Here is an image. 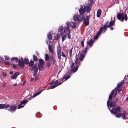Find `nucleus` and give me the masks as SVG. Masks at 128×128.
<instances>
[{"instance_id": "f257e3e1", "label": "nucleus", "mask_w": 128, "mask_h": 128, "mask_svg": "<svg viewBox=\"0 0 128 128\" xmlns=\"http://www.w3.org/2000/svg\"><path fill=\"white\" fill-rule=\"evenodd\" d=\"M120 109L121 108L120 106H118L116 108H112V110L110 109V110L112 114L115 115V116L116 118H119L122 116L123 118L124 119L123 116V112L125 111H123L122 112V113Z\"/></svg>"}, {"instance_id": "f03ea898", "label": "nucleus", "mask_w": 128, "mask_h": 128, "mask_svg": "<svg viewBox=\"0 0 128 128\" xmlns=\"http://www.w3.org/2000/svg\"><path fill=\"white\" fill-rule=\"evenodd\" d=\"M117 17L118 20L122 22H123L124 20H125L126 21H127L128 19L127 15L126 14L124 16L123 13L121 14L119 12L118 13Z\"/></svg>"}, {"instance_id": "7ed1b4c3", "label": "nucleus", "mask_w": 128, "mask_h": 128, "mask_svg": "<svg viewBox=\"0 0 128 128\" xmlns=\"http://www.w3.org/2000/svg\"><path fill=\"white\" fill-rule=\"evenodd\" d=\"M107 105L108 106L112 108L116 106V102H112L111 101L108 100L107 102Z\"/></svg>"}, {"instance_id": "20e7f679", "label": "nucleus", "mask_w": 128, "mask_h": 128, "mask_svg": "<svg viewBox=\"0 0 128 128\" xmlns=\"http://www.w3.org/2000/svg\"><path fill=\"white\" fill-rule=\"evenodd\" d=\"M27 101L26 100H24L22 102H20V104L18 106V108L20 109L23 108L26 104L28 103Z\"/></svg>"}, {"instance_id": "39448f33", "label": "nucleus", "mask_w": 128, "mask_h": 128, "mask_svg": "<svg viewBox=\"0 0 128 128\" xmlns=\"http://www.w3.org/2000/svg\"><path fill=\"white\" fill-rule=\"evenodd\" d=\"M8 109L7 110H8L9 112L12 113L15 112L17 106H15L13 105L10 106Z\"/></svg>"}, {"instance_id": "423d86ee", "label": "nucleus", "mask_w": 128, "mask_h": 128, "mask_svg": "<svg viewBox=\"0 0 128 128\" xmlns=\"http://www.w3.org/2000/svg\"><path fill=\"white\" fill-rule=\"evenodd\" d=\"M0 108L1 109H5V110H8L7 108H8L10 106V104H0Z\"/></svg>"}, {"instance_id": "0eeeda50", "label": "nucleus", "mask_w": 128, "mask_h": 128, "mask_svg": "<svg viewBox=\"0 0 128 128\" xmlns=\"http://www.w3.org/2000/svg\"><path fill=\"white\" fill-rule=\"evenodd\" d=\"M92 8L91 6H85L84 7V9H85V11L88 13L90 12V11Z\"/></svg>"}, {"instance_id": "6e6552de", "label": "nucleus", "mask_w": 128, "mask_h": 128, "mask_svg": "<svg viewBox=\"0 0 128 128\" xmlns=\"http://www.w3.org/2000/svg\"><path fill=\"white\" fill-rule=\"evenodd\" d=\"M115 92V89L113 90L111 93L110 95L108 98V100H112V98L113 97V96L114 95V92Z\"/></svg>"}, {"instance_id": "1a4fd4ad", "label": "nucleus", "mask_w": 128, "mask_h": 128, "mask_svg": "<svg viewBox=\"0 0 128 128\" xmlns=\"http://www.w3.org/2000/svg\"><path fill=\"white\" fill-rule=\"evenodd\" d=\"M79 12L80 14L83 15L85 12V9H84V8H83L82 7L81 8L79 9Z\"/></svg>"}, {"instance_id": "9d476101", "label": "nucleus", "mask_w": 128, "mask_h": 128, "mask_svg": "<svg viewBox=\"0 0 128 128\" xmlns=\"http://www.w3.org/2000/svg\"><path fill=\"white\" fill-rule=\"evenodd\" d=\"M79 66H76L75 67H74L73 68L71 69L70 71L74 73L78 70Z\"/></svg>"}, {"instance_id": "9b49d317", "label": "nucleus", "mask_w": 128, "mask_h": 128, "mask_svg": "<svg viewBox=\"0 0 128 128\" xmlns=\"http://www.w3.org/2000/svg\"><path fill=\"white\" fill-rule=\"evenodd\" d=\"M94 42L92 40H90L87 42V44L89 45L90 47H92L93 45Z\"/></svg>"}, {"instance_id": "f8f14e48", "label": "nucleus", "mask_w": 128, "mask_h": 128, "mask_svg": "<svg viewBox=\"0 0 128 128\" xmlns=\"http://www.w3.org/2000/svg\"><path fill=\"white\" fill-rule=\"evenodd\" d=\"M48 48L50 52L52 54H53L54 53V50L52 46L50 45H49Z\"/></svg>"}, {"instance_id": "ddd939ff", "label": "nucleus", "mask_w": 128, "mask_h": 128, "mask_svg": "<svg viewBox=\"0 0 128 128\" xmlns=\"http://www.w3.org/2000/svg\"><path fill=\"white\" fill-rule=\"evenodd\" d=\"M18 64L20 66L21 68H23L24 66V62L20 61V60L18 61Z\"/></svg>"}, {"instance_id": "4468645a", "label": "nucleus", "mask_w": 128, "mask_h": 128, "mask_svg": "<svg viewBox=\"0 0 128 128\" xmlns=\"http://www.w3.org/2000/svg\"><path fill=\"white\" fill-rule=\"evenodd\" d=\"M20 73L19 72H16L12 75L11 78L12 79H15L17 78L18 76L19 75Z\"/></svg>"}, {"instance_id": "2eb2a0df", "label": "nucleus", "mask_w": 128, "mask_h": 128, "mask_svg": "<svg viewBox=\"0 0 128 128\" xmlns=\"http://www.w3.org/2000/svg\"><path fill=\"white\" fill-rule=\"evenodd\" d=\"M78 16V21L80 22H82L84 19H85V17L83 15L82 16L79 15Z\"/></svg>"}, {"instance_id": "dca6fc26", "label": "nucleus", "mask_w": 128, "mask_h": 128, "mask_svg": "<svg viewBox=\"0 0 128 128\" xmlns=\"http://www.w3.org/2000/svg\"><path fill=\"white\" fill-rule=\"evenodd\" d=\"M64 33H66V32H70V30L69 27L66 26L64 27Z\"/></svg>"}, {"instance_id": "f3484780", "label": "nucleus", "mask_w": 128, "mask_h": 128, "mask_svg": "<svg viewBox=\"0 0 128 128\" xmlns=\"http://www.w3.org/2000/svg\"><path fill=\"white\" fill-rule=\"evenodd\" d=\"M76 59L75 60V62L77 64L76 66H79L81 65L82 62L80 61H79V62H78V58L76 56Z\"/></svg>"}, {"instance_id": "a211bd4d", "label": "nucleus", "mask_w": 128, "mask_h": 128, "mask_svg": "<svg viewBox=\"0 0 128 128\" xmlns=\"http://www.w3.org/2000/svg\"><path fill=\"white\" fill-rule=\"evenodd\" d=\"M65 77V75H64V77L63 78L61 79L62 80L63 82H64L67 80L70 77V76L69 75H67L66 77L64 78Z\"/></svg>"}, {"instance_id": "6ab92c4d", "label": "nucleus", "mask_w": 128, "mask_h": 128, "mask_svg": "<svg viewBox=\"0 0 128 128\" xmlns=\"http://www.w3.org/2000/svg\"><path fill=\"white\" fill-rule=\"evenodd\" d=\"M39 61L40 65L44 66L45 65V62L43 59H40L39 60Z\"/></svg>"}, {"instance_id": "aec40b11", "label": "nucleus", "mask_w": 128, "mask_h": 128, "mask_svg": "<svg viewBox=\"0 0 128 128\" xmlns=\"http://www.w3.org/2000/svg\"><path fill=\"white\" fill-rule=\"evenodd\" d=\"M38 69H39L40 70L43 71L44 70V68L43 66H41L38 64Z\"/></svg>"}, {"instance_id": "412c9836", "label": "nucleus", "mask_w": 128, "mask_h": 128, "mask_svg": "<svg viewBox=\"0 0 128 128\" xmlns=\"http://www.w3.org/2000/svg\"><path fill=\"white\" fill-rule=\"evenodd\" d=\"M102 11L101 10L99 9L98 10L97 14V16L98 18H99L102 14Z\"/></svg>"}, {"instance_id": "4be33fe9", "label": "nucleus", "mask_w": 128, "mask_h": 128, "mask_svg": "<svg viewBox=\"0 0 128 128\" xmlns=\"http://www.w3.org/2000/svg\"><path fill=\"white\" fill-rule=\"evenodd\" d=\"M80 55L79 56V59L80 60V61L82 62V60L84 58V56L83 54H80Z\"/></svg>"}, {"instance_id": "5701e85b", "label": "nucleus", "mask_w": 128, "mask_h": 128, "mask_svg": "<svg viewBox=\"0 0 128 128\" xmlns=\"http://www.w3.org/2000/svg\"><path fill=\"white\" fill-rule=\"evenodd\" d=\"M89 20H87L86 19L84 20V23L85 24L86 26L88 25L89 24Z\"/></svg>"}, {"instance_id": "b1692460", "label": "nucleus", "mask_w": 128, "mask_h": 128, "mask_svg": "<svg viewBox=\"0 0 128 128\" xmlns=\"http://www.w3.org/2000/svg\"><path fill=\"white\" fill-rule=\"evenodd\" d=\"M42 92V91H40L39 92L37 93H36L34 94L33 96H32L30 98V100L32 99V98H34L38 96Z\"/></svg>"}, {"instance_id": "393cba45", "label": "nucleus", "mask_w": 128, "mask_h": 128, "mask_svg": "<svg viewBox=\"0 0 128 128\" xmlns=\"http://www.w3.org/2000/svg\"><path fill=\"white\" fill-rule=\"evenodd\" d=\"M73 19L74 22L78 20V15L74 14L73 16Z\"/></svg>"}, {"instance_id": "a878e982", "label": "nucleus", "mask_w": 128, "mask_h": 128, "mask_svg": "<svg viewBox=\"0 0 128 128\" xmlns=\"http://www.w3.org/2000/svg\"><path fill=\"white\" fill-rule=\"evenodd\" d=\"M115 21H111L109 23V24L108 25V28L113 26L115 24Z\"/></svg>"}, {"instance_id": "bb28decb", "label": "nucleus", "mask_w": 128, "mask_h": 128, "mask_svg": "<svg viewBox=\"0 0 128 128\" xmlns=\"http://www.w3.org/2000/svg\"><path fill=\"white\" fill-rule=\"evenodd\" d=\"M50 57L48 54H46L45 55V60L46 62L49 61L50 60Z\"/></svg>"}, {"instance_id": "cd10ccee", "label": "nucleus", "mask_w": 128, "mask_h": 128, "mask_svg": "<svg viewBox=\"0 0 128 128\" xmlns=\"http://www.w3.org/2000/svg\"><path fill=\"white\" fill-rule=\"evenodd\" d=\"M11 60L12 61V64L13 63L12 61H16V62L18 61V59L17 57L13 58H12Z\"/></svg>"}, {"instance_id": "c85d7f7f", "label": "nucleus", "mask_w": 128, "mask_h": 128, "mask_svg": "<svg viewBox=\"0 0 128 128\" xmlns=\"http://www.w3.org/2000/svg\"><path fill=\"white\" fill-rule=\"evenodd\" d=\"M24 64H29V60L27 58H24Z\"/></svg>"}, {"instance_id": "c756f323", "label": "nucleus", "mask_w": 128, "mask_h": 128, "mask_svg": "<svg viewBox=\"0 0 128 128\" xmlns=\"http://www.w3.org/2000/svg\"><path fill=\"white\" fill-rule=\"evenodd\" d=\"M124 84V82L123 81L121 82L120 83L118 84L117 85V88H120L121 86H122V85H123Z\"/></svg>"}, {"instance_id": "7c9ffc66", "label": "nucleus", "mask_w": 128, "mask_h": 128, "mask_svg": "<svg viewBox=\"0 0 128 128\" xmlns=\"http://www.w3.org/2000/svg\"><path fill=\"white\" fill-rule=\"evenodd\" d=\"M34 70H37V66L36 64L32 66V68L31 69V70L32 71H33Z\"/></svg>"}, {"instance_id": "2f4dec72", "label": "nucleus", "mask_w": 128, "mask_h": 128, "mask_svg": "<svg viewBox=\"0 0 128 128\" xmlns=\"http://www.w3.org/2000/svg\"><path fill=\"white\" fill-rule=\"evenodd\" d=\"M58 57L59 60H60L61 58V52H57Z\"/></svg>"}, {"instance_id": "473e14b6", "label": "nucleus", "mask_w": 128, "mask_h": 128, "mask_svg": "<svg viewBox=\"0 0 128 128\" xmlns=\"http://www.w3.org/2000/svg\"><path fill=\"white\" fill-rule=\"evenodd\" d=\"M34 62L32 60H31L30 62H29V66H32L34 64Z\"/></svg>"}, {"instance_id": "72a5a7b5", "label": "nucleus", "mask_w": 128, "mask_h": 128, "mask_svg": "<svg viewBox=\"0 0 128 128\" xmlns=\"http://www.w3.org/2000/svg\"><path fill=\"white\" fill-rule=\"evenodd\" d=\"M60 35L59 34H56L54 36V39L56 40H58V39Z\"/></svg>"}, {"instance_id": "f704fd0d", "label": "nucleus", "mask_w": 128, "mask_h": 128, "mask_svg": "<svg viewBox=\"0 0 128 128\" xmlns=\"http://www.w3.org/2000/svg\"><path fill=\"white\" fill-rule=\"evenodd\" d=\"M48 39L49 40H51L52 38V35L50 34V33H49V34L48 35Z\"/></svg>"}, {"instance_id": "c9c22d12", "label": "nucleus", "mask_w": 128, "mask_h": 128, "mask_svg": "<svg viewBox=\"0 0 128 128\" xmlns=\"http://www.w3.org/2000/svg\"><path fill=\"white\" fill-rule=\"evenodd\" d=\"M33 60L34 61L36 62L38 60V58L35 55H34L33 56Z\"/></svg>"}, {"instance_id": "e433bc0d", "label": "nucleus", "mask_w": 128, "mask_h": 128, "mask_svg": "<svg viewBox=\"0 0 128 128\" xmlns=\"http://www.w3.org/2000/svg\"><path fill=\"white\" fill-rule=\"evenodd\" d=\"M61 52V49L60 46V44L57 47V52Z\"/></svg>"}, {"instance_id": "4c0bfd02", "label": "nucleus", "mask_w": 128, "mask_h": 128, "mask_svg": "<svg viewBox=\"0 0 128 128\" xmlns=\"http://www.w3.org/2000/svg\"><path fill=\"white\" fill-rule=\"evenodd\" d=\"M73 48H72L70 50L69 52V54H70V58H71L72 56V52Z\"/></svg>"}, {"instance_id": "58836bf2", "label": "nucleus", "mask_w": 128, "mask_h": 128, "mask_svg": "<svg viewBox=\"0 0 128 128\" xmlns=\"http://www.w3.org/2000/svg\"><path fill=\"white\" fill-rule=\"evenodd\" d=\"M64 29V28L62 26H60L59 27L58 31L59 32H62Z\"/></svg>"}, {"instance_id": "ea45409f", "label": "nucleus", "mask_w": 128, "mask_h": 128, "mask_svg": "<svg viewBox=\"0 0 128 128\" xmlns=\"http://www.w3.org/2000/svg\"><path fill=\"white\" fill-rule=\"evenodd\" d=\"M108 23V22H106V23L104 25V26L103 28V29L104 30H107V28H106V27H108V25H107V24Z\"/></svg>"}, {"instance_id": "a19ab883", "label": "nucleus", "mask_w": 128, "mask_h": 128, "mask_svg": "<svg viewBox=\"0 0 128 128\" xmlns=\"http://www.w3.org/2000/svg\"><path fill=\"white\" fill-rule=\"evenodd\" d=\"M88 46L86 47L83 50V53H86L87 52L88 49Z\"/></svg>"}, {"instance_id": "79ce46f5", "label": "nucleus", "mask_w": 128, "mask_h": 128, "mask_svg": "<svg viewBox=\"0 0 128 128\" xmlns=\"http://www.w3.org/2000/svg\"><path fill=\"white\" fill-rule=\"evenodd\" d=\"M67 35V34H66V35L62 37V41L63 42L64 40H65L66 38V36Z\"/></svg>"}, {"instance_id": "37998d69", "label": "nucleus", "mask_w": 128, "mask_h": 128, "mask_svg": "<svg viewBox=\"0 0 128 128\" xmlns=\"http://www.w3.org/2000/svg\"><path fill=\"white\" fill-rule=\"evenodd\" d=\"M38 69L35 70L34 71V73L33 74L34 76H36L37 74V73L38 72Z\"/></svg>"}, {"instance_id": "c03bdc74", "label": "nucleus", "mask_w": 128, "mask_h": 128, "mask_svg": "<svg viewBox=\"0 0 128 128\" xmlns=\"http://www.w3.org/2000/svg\"><path fill=\"white\" fill-rule=\"evenodd\" d=\"M62 56L64 58H65V61H66V59H67V58L66 57V56L64 54V53L62 52Z\"/></svg>"}, {"instance_id": "a18cd8bd", "label": "nucleus", "mask_w": 128, "mask_h": 128, "mask_svg": "<svg viewBox=\"0 0 128 128\" xmlns=\"http://www.w3.org/2000/svg\"><path fill=\"white\" fill-rule=\"evenodd\" d=\"M70 32H68V34L67 35H68V39H71V35L70 33Z\"/></svg>"}, {"instance_id": "49530a36", "label": "nucleus", "mask_w": 128, "mask_h": 128, "mask_svg": "<svg viewBox=\"0 0 128 128\" xmlns=\"http://www.w3.org/2000/svg\"><path fill=\"white\" fill-rule=\"evenodd\" d=\"M48 67L50 68L51 66L50 63V62H46Z\"/></svg>"}, {"instance_id": "de8ad7c7", "label": "nucleus", "mask_w": 128, "mask_h": 128, "mask_svg": "<svg viewBox=\"0 0 128 128\" xmlns=\"http://www.w3.org/2000/svg\"><path fill=\"white\" fill-rule=\"evenodd\" d=\"M57 86V85H53L50 87V89H53L56 87Z\"/></svg>"}, {"instance_id": "09e8293b", "label": "nucleus", "mask_w": 128, "mask_h": 128, "mask_svg": "<svg viewBox=\"0 0 128 128\" xmlns=\"http://www.w3.org/2000/svg\"><path fill=\"white\" fill-rule=\"evenodd\" d=\"M85 40V39H84L81 42V44L82 45V46L84 47V41Z\"/></svg>"}, {"instance_id": "8fccbe9b", "label": "nucleus", "mask_w": 128, "mask_h": 128, "mask_svg": "<svg viewBox=\"0 0 128 128\" xmlns=\"http://www.w3.org/2000/svg\"><path fill=\"white\" fill-rule=\"evenodd\" d=\"M5 58L6 60H10V57L7 56H5Z\"/></svg>"}, {"instance_id": "3c124183", "label": "nucleus", "mask_w": 128, "mask_h": 128, "mask_svg": "<svg viewBox=\"0 0 128 128\" xmlns=\"http://www.w3.org/2000/svg\"><path fill=\"white\" fill-rule=\"evenodd\" d=\"M50 59L52 61L54 60V57L53 56H51L50 57Z\"/></svg>"}, {"instance_id": "603ef678", "label": "nucleus", "mask_w": 128, "mask_h": 128, "mask_svg": "<svg viewBox=\"0 0 128 128\" xmlns=\"http://www.w3.org/2000/svg\"><path fill=\"white\" fill-rule=\"evenodd\" d=\"M4 60L3 58L2 57H0V62L2 63Z\"/></svg>"}, {"instance_id": "864d4df0", "label": "nucleus", "mask_w": 128, "mask_h": 128, "mask_svg": "<svg viewBox=\"0 0 128 128\" xmlns=\"http://www.w3.org/2000/svg\"><path fill=\"white\" fill-rule=\"evenodd\" d=\"M75 64V63H74L73 62H72V64L70 66V68H72L74 66V65Z\"/></svg>"}, {"instance_id": "5fc2aeb1", "label": "nucleus", "mask_w": 128, "mask_h": 128, "mask_svg": "<svg viewBox=\"0 0 128 128\" xmlns=\"http://www.w3.org/2000/svg\"><path fill=\"white\" fill-rule=\"evenodd\" d=\"M52 62H53V63H52L54 65V64H56V59H54V60H53Z\"/></svg>"}, {"instance_id": "6e6d98bb", "label": "nucleus", "mask_w": 128, "mask_h": 128, "mask_svg": "<svg viewBox=\"0 0 128 128\" xmlns=\"http://www.w3.org/2000/svg\"><path fill=\"white\" fill-rule=\"evenodd\" d=\"M76 23H73V25L72 26H71L73 28H75L76 27Z\"/></svg>"}, {"instance_id": "4d7b16f0", "label": "nucleus", "mask_w": 128, "mask_h": 128, "mask_svg": "<svg viewBox=\"0 0 128 128\" xmlns=\"http://www.w3.org/2000/svg\"><path fill=\"white\" fill-rule=\"evenodd\" d=\"M5 64L8 66H10V65H11V64H10L9 62H5L4 63Z\"/></svg>"}, {"instance_id": "13d9d810", "label": "nucleus", "mask_w": 128, "mask_h": 128, "mask_svg": "<svg viewBox=\"0 0 128 128\" xmlns=\"http://www.w3.org/2000/svg\"><path fill=\"white\" fill-rule=\"evenodd\" d=\"M66 24L68 26V27L70 25V22H68L66 23Z\"/></svg>"}, {"instance_id": "bf43d9fd", "label": "nucleus", "mask_w": 128, "mask_h": 128, "mask_svg": "<svg viewBox=\"0 0 128 128\" xmlns=\"http://www.w3.org/2000/svg\"><path fill=\"white\" fill-rule=\"evenodd\" d=\"M63 82H64L63 81H62V82L61 81L60 82H58V84H57V86H59V85H60V84H61Z\"/></svg>"}, {"instance_id": "052dcab7", "label": "nucleus", "mask_w": 128, "mask_h": 128, "mask_svg": "<svg viewBox=\"0 0 128 128\" xmlns=\"http://www.w3.org/2000/svg\"><path fill=\"white\" fill-rule=\"evenodd\" d=\"M11 66H12L14 69H16L17 67H16V65H12V64H11Z\"/></svg>"}, {"instance_id": "680f3d73", "label": "nucleus", "mask_w": 128, "mask_h": 128, "mask_svg": "<svg viewBox=\"0 0 128 128\" xmlns=\"http://www.w3.org/2000/svg\"><path fill=\"white\" fill-rule=\"evenodd\" d=\"M39 78V76H36V78L35 80V81H36L38 80Z\"/></svg>"}, {"instance_id": "e2e57ef3", "label": "nucleus", "mask_w": 128, "mask_h": 128, "mask_svg": "<svg viewBox=\"0 0 128 128\" xmlns=\"http://www.w3.org/2000/svg\"><path fill=\"white\" fill-rule=\"evenodd\" d=\"M102 32H100L99 31L98 32L97 34V36H99L100 35L101 33Z\"/></svg>"}, {"instance_id": "0e129e2a", "label": "nucleus", "mask_w": 128, "mask_h": 128, "mask_svg": "<svg viewBox=\"0 0 128 128\" xmlns=\"http://www.w3.org/2000/svg\"><path fill=\"white\" fill-rule=\"evenodd\" d=\"M58 81L57 80H56L55 82H54V85H56L58 84Z\"/></svg>"}, {"instance_id": "69168bd1", "label": "nucleus", "mask_w": 128, "mask_h": 128, "mask_svg": "<svg viewBox=\"0 0 128 128\" xmlns=\"http://www.w3.org/2000/svg\"><path fill=\"white\" fill-rule=\"evenodd\" d=\"M90 17V16H86V20H89Z\"/></svg>"}, {"instance_id": "338daca9", "label": "nucleus", "mask_w": 128, "mask_h": 128, "mask_svg": "<svg viewBox=\"0 0 128 128\" xmlns=\"http://www.w3.org/2000/svg\"><path fill=\"white\" fill-rule=\"evenodd\" d=\"M103 28L102 27H101L100 29V30H99V31L100 32H102V31H103Z\"/></svg>"}, {"instance_id": "774afa93", "label": "nucleus", "mask_w": 128, "mask_h": 128, "mask_svg": "<svg viewBox=\"0 0 128 128\" xmlns=\"http://www.w3.org/2000/svg\"><path fill=\"white\" fill-rule=\"evenodd\" d=\"M115 89L116 90H115V93L117 94L118 90V88H116Z\"/></svg>"}]
</instances>
